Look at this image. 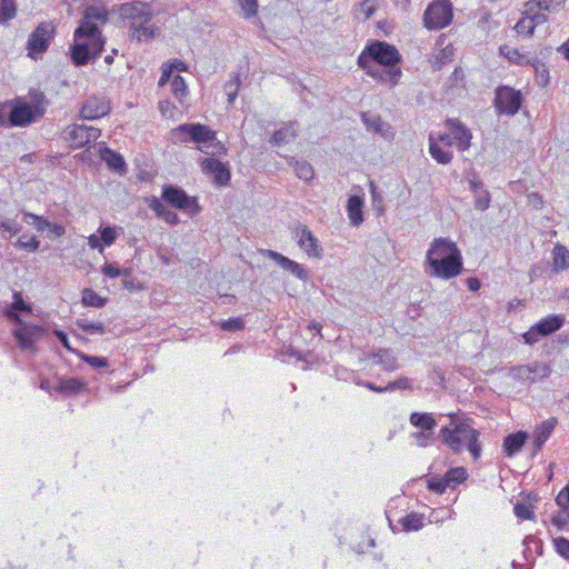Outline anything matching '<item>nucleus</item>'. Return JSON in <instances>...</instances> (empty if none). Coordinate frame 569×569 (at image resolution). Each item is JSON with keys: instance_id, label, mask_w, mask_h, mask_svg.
Listing matches in <instances>:
<instances>
[{"instance_id": "nucleus-1", "label": "nucleus", "mask_w": 569, "mask_h": 569, "mask_svg": "<svg viewBox=\"0 0 569 569\" xmlns=\"http://www.w3.org/2000/svg\"><path fill=\"white\" fill-rule=\"evenodd\" d=\"M109 16V10L102 3L86 8L80 24L73 32L74 43L70 47V56L76 66H84L90 59L100 57L106 44L100 28L108 22Z\"/></svg>"}, {"instance_id": "nucleus-2", "label": "nucleus", "mask_w": 569, "mask_h": 569, "mask_svg": "<svg viewBox=\"0 0 569 569\" xmlns=\"http://www.w3.org/2000/svg\"><path fill=\"white\" fill-rule=\"evenodd\" d=\"M400 61L397 47L379 40L369 41L357 58L358 66L369 77L390 86H396L401 77Z\"/></svg>"}, {"instance_id": "nucleus-3", "label": "nucleus", "mask_w": 569, "mask_h": 569, "mask_svg": "<svg viewBox=\"0 0 569 569\" xmlns=\"http://www.w3.org/2000/svg\"><path fill=\"white\" fill-rule=\"evenodd\" d=\"M425 264L430 277L449 280L461 274L463 259L455 241L440 237L431 241Z\"/></svg>"}, {"instance_id": "nucleus-4", "label": "nucleus", "mask_w": 569, "mask_h": 569, "mask_svg": "<svg viewBox=\"0 0 569 569\" xmlns=\"http://www.w3.org/2000/svg\"><path fill=\"white\" fill-rule=\"evenodd\" d=\"M449 426L440 429V438L443 443L456 453L468 450L472 459L477 461L481 457L482 446L479 440L480 432L473 428V420L467 416L449 413Z\"/></svg>"}, {"instance_id": "nucleus-5", "label": "nucleus", "mask_w": 569, "mask_h": 569, "mask_svg": "<svg viewBox=\"0 0 569 569\" xmlns=\"http://www.w3.org/2000/svg\"><path fill=\"white\" fill-rule=\"evenodd\" d=\"M119 13L132 40L149 41L160 32V28L151 23L153 11L148 2L134 0L122 3L119 7Z\"/></svg>"}, {"instance_id": "nucleus-6", "label": "nucleus", "mask_w": 569, "mask_h": 569, "mask_svg": "<svg viewBox=\"0 0 569 569\" xmlns=\"http://www.w3.org/2000/svg\"><path fill=\"white\" fill-rule=\"evenodd\" d=\"M57 33V27L52 21L40 22L29 34L26 50L31 59L41 58L49 49Z\"/></svg>"}, {"instance_id": "nucleus-7", "label": "nucleus", "mask_w": 569, "mask_h": 569, "mask_svg": "<svg viewBox=\"0 0 569 569\" xmlns=\"http://www.w3.org/2000/svg\"><path fill=\"white\" fill-rule=\"evenodd\" d=\"M452 18L451 2L449 0H437L427 7L423 13V26L428 30H440L448 27Z\"/></svg>"}, {"instance_id": "nucleus-8", "label": "nucleus", "mask_w": 569, "mask_h": 569, "mask_svg": "<svg viewBox=\"0 0 569 569\" xmlns=\"http://www.w3.org/2000/svg\"><path fill=\"white\" fill-rule=\"evenodd\" d=\"M522 97L510 87H499L496 90L495 107L499 114L513 116L521 107Z\"/></svg>"}, {"instance_id": "nucleus-9", "label": "nucleus", "mask_w": 569, "mask_h": 569, "mask_svg": "<svg viewBox=\"0 0 569 569\" xmlns=\"http://www.w3.org/2000/svg\"><path fill=\"white\" fill-rule=\"evenodd\" d=\"M62 133L64 140L72 148L78 149L96 141L100 137V129L84 124H72L68 126Z\"/></svg>"}, {"instance_id": "nucleus-10", "label": "nucleus", "mask_w": 569, "mask_h": 569, "mask_svg": "<svg viewBox=\"0 0 569 569\" xmlns=\"http://www.w3.org/2000/svg\"><path fill=\"white\" fill-rule=\"evenodd\" d=\"M20 327L13 330V337L22 350L37 351L36 342L46 333L39 325H28L21 321Z\"/></svg>"}, {"instance_id": "nucleus-11", "label": "nucleus", "mask_w": 569, "mask_h": 569, "mask_svg": "<svg viewBox=\"0 0 569 569\" xmlns=\"http://www.w3.org/2000/svg\"><path fill=\"white\" fill-rule=\"evenodd\" d=\"M551 369L546 363L536 362L533 365L515 366L510 368L509 375L513 380L520 382L535 383L538 378L549 377Z\"/></svg>"}, {"instance_id": "nucleus-12", "label": "nucleus", "mask_w": 569, "mask_h": 569, "mask_svg": "<svg viewBox=\"0 0 569 569\" xmlns=\"http://www.w3.org/2000/svg\"><path fill=\"white\" fill-rule=\"evenodd\" d=\"M162 198L172 207L188 211L190 213H197L200 210L196 199L188 197V194L182 189L172 186L163 187Z\"/></svg>"}, {"instance_id": "nucleus-13", "label": "nucleus", "mask_w": 569, "mask_h": 569, "mask_svg": "<svg viewBox=\"0 0 569 569\" xmlns=\"http://www.w3.org/2000/svg\"><path fill=\"white\" fill-rule=\"evenodd\" d=\"M174 133L186 134L190 140L198 144L214 142L217 140V132L211 130L208 126L201 123H184L174 129ZM198 149L204 151L201 146Z\"/></svg>"}, {"instance_id": "nucleus-14", "label": "nucleus", "mask_w": 569, "mask_h": 569, "mask_svg": "<svg viewBox=\"0 0 569 569\" xmlns=\"http://www.w3.org/2000/svg\"><path fill=\"white\" fill-rule=\"evenodd\" d=\"M200 168L203 173L212 174L213 182L219 187H226L231 178L227 163L213 158H204L200 161Z\"/></svg>"}, {"instance_id": "nucleus-15", "label": "nucleus", "mask_w": 569, "mask_h": 569, "mask_svg": "<svg viewBox=\"0 0 569 569\" xmlns=\"http://www.w3.org/2000/svg\"><path fill=\"white\" fill-rule=\"evenodd\" d=\"M297 238L298 246L308 254V257L316 259L322 258V247L306 224L298 226Z\"/></svg>"}, {"instance_id": "nucleus-16", "label": "nucleus", "mask_w": 569, "mask_h": 569, "mask_svg": "<svg viewBox=\"0 0 569 569\" xmlns=\"http://www.w3.org/2000/svg\"><path fill=\"white\" fill-rule=\"evenodd\" d=\"M446 127L452 136L455 146L460 151H466L471 146V131L458 119H447Z\"/></svg>"}, {"instance_id": "nucleus-17", "label": "nucleus", "mask_w": 569, "mask_h": 569, "mask_svg": "<svg viewBox=\"0 0 569 569\" xmlns=\"http://www.w3.org/2000/svg\"><path fill=\"white\" fill-rule=\"evenodd\" d=\"M110 110V102L107 99L90 97L83 103L80 116L87 120H96L107 116Z\"/></svg>"}, {"instance_id": "nucleus-18", "label": "nucleus", "mask_w": 569, "mask_h": 569, "mask_svg": "<svg viewBox=\"0 0 569 569\" xmlns=\"http://www.w3.org/2000/svg\"><path fill=\"white\" fill-rule=\"evenodd\" d=\"M99 232L100 236L92 233L88 237V244L91 249H96L102 253L106 247H110L116 242L118 232L116 227L110 226L100 228Z\"/></svg>"}, {"instance_id": "nucleus-19", "label": "nucleus", "mask_w": 569, "mask_h": 569, "mask_svg": "<svg viewBox=\"0 0 569 569\" xmlns=\"http://www.w3.org/2000/svg\"><path fill=\"white\" fill-rule=\"evenodd\" d=\"M37 110L29 103H17L10 111L9 120L14 127H24L34 121Z\"/></svg>"}, {"instance_id": "nucleus-20", "label": "nucleus", "mask_w": 569, "mask_h": 569, "mask_svg": "<svg viewBox=\"0 0 569 569\" xmlns=\"http://www.w3.org/2000/svg\"><path fill=\"white\" fill-rule=\"evenodd\" d=\"M558 423L557 418L551 417L545 421H542L540 425H538L532 435V445H533V455L538 453L546 441L550 438L552 435L556 426Z\"/></svg>"}, {"instance_id": "nucleus-21", "label": "nucleus", "mask_w": 569, "mask_h": 569, "mask_svg": "<svg viewBox=\"0 0 569 569\" xmlns=\"http://www.w3.org/2000/svg\"><path fill=\"white\" fill-rule=\"evenodd\" d=\"M528 439V435L525 431H518L515 433L508 435L503 439L502 449L507 457H513L517 455L522 447L525 446Z\"/></svg>"}, {"instance_id": "nucleus-22", "label": "nucleus", "mask_w": 569, "mask_h": 569, "mask_svg": "<svg viewBox=\"0 0 569 569\" xmlns=\"http://www.w3.org/2000/svg\"><path fill=\"white\" fill-rule=\"evenodd\" d=\"M268 256L276 261L278 264H280L283 269L290 271L292 274H295L297 278L305 280L307 278V273L301 264L298 262L290 260L289 258L282 256L279 252L276 251H268Z\"/></svg>"}, {"instance_id": "nucleus-23", "label": "nucleus", "mask_w": 569, "mask_h": 569, "mask_svg": "<svg viewBox=\"0 0 569 569\" xmlns=\"http://www.w3.org/2000/svg\"><path fill=\"white\" fill-rule=\"evenodd\" d=\"M173 71L187 72L188 64L179 59H171L163 63L158 86L163 87L164 84H167L170 81Z\"/></svg>"}, {"instance_id": "nucleus-24", "label": "nucleus", "mask_w": 569, "mask_h": 569, "mask_svg": "<svg viewBox=\"0 0 569 569\" xmlns=\"http://www.w3.org/2000/svg\"><path fill=\"white\" fill-rule=\"evenodd\" d=\"M429 152L438 163L447 164L452 160V151L439 143L432 134L429 136Z\"/></svg>"}, {"instance_id": "nucleus-25", "label": "nucleus", "mask_w": 569, "mask_h": 569, "mask_svg": "<svg viewBox=\"0 0 569 569\" xmlns=\"http://www.w3.org/2000/svg\"><path fill=\"white\" fill-rule=\"evenodd\" d=\"M17 311L30 312L31 306L23 301L22 295L19 291L13 292V301L11 308L4 311V315L17 323H21L22 319Z\"/></svg>"}, {"instance_id": "nucleus-26", "label": "nucleus", "mask_w": 569, "mask_h": 569, "mask_svg": "<svg viewBox=\"0 0 569 569\" xmlns=\"http://www.w3.org/2000/svg\"><path fill=\"white\" fill-rule=\"evenodd\" d=\"M100 157L110 169L116 170L118 172L126 171V162L123 158L116 151L111 150L110 148H100Z\"/></svg>"}, {"instance_id": "nucleus-27", "label": "nucleus", "mask_w": 569, "mask_h": 569, "mask_svg": "<svg viewBox=\"0 0 569 569\" xmlns=\"http://www.w3.org/2000/svg\"><path fill=\"white\" fill-rule=\"evenodd\" d=\"M362 206H363V200L359 196H351L348 199L347 211H348V218H349L351 224L358 227L363 221Z\"/></svg>"}, {"instance_id": "nucleus-28", "label": "nucleus", "mask_w": 569, "mask_h": 569, "mask_svg": "<svg viewBox=\"0 0 569 569\" xmlns=\"http://www.w3.org/2000/svg\"><path fill=\"white\" fill-rule=\"evenodd\" d=\"M563 317L551 315L538 321L536 326L540 331L541 336H548L560 329L561 326L563 325Z\"/></svg>"}, {"instance_id": "nucleus-29", "label": "nucleus", "mask_w": 569, "mask_h": 569, "mask_svg": "<svg viewBox=\"0 0 569 569\" xmlns=\"http://www.w3.org/2000/svg\"><path fill=\"white\" fill-rule=\"evenodd\" d=\"M410 423L423 431L432 432L437 426V421L431 413L412 412L409 417Z\"/></svg>"}, {"instance_id": "nucleus-30", "label": "nucleus", "mask_w": 569, "mask_h": 569, "mask_svg": "<svg viewBox=\"0 0 569 569\" xmlns=\"http://www.w3.org/2000/svg\"><path fill=\"white\" fill-rule=\"evenodd\" d=\"M499 54L505 57L510 63L517 66H526L530 63V60L523 52L508 44H502L499 47Z\"/></svg>"}, {"instance_id": "nucleus-31", "label": "nucleus", "mask_w": 569, "mask_h": 569, "mask_svg": "<svg viewBox=\"0 0 569 569\" xmlns=\"http://www.w3.org/2000/svg\"><path fill=\"white\" fill-rule=\"evenodd\" d=\"M552 268L556 271L567 270L569 268V251L568 249L557 243L552 250Z\"/></svg>"}, {"instance_id": "nucleus-32", "label": "nucleus", "mask_w": 569, "mask_h": 569, "mask_svg": "<svg viewBox=\"0 0 569 569\" xmlns=\"http://www.w3.org/2000/svg\"><path fill=\"white\" fill-rule=\"evenodd\" d=\"M18 13L17 0H0V26H8Z\"/></svg>"}, {"instance_id": "nucleus-33", "label": "nucleus", "mask_w": 569, "mask_h": 569, "mask_svg": "<svg viewBox=\"0 0 569 569\" xmlns=\"http://www.w3.org/2000/svg\"><path fill=\"white\" fill-rule=\"evenodd\" d=\"M405 531H418L425 526V516L418 512H410L399 520Z\"/></svg>"}, {"instance_id": "nucleus-34", "label": "nucleus", "mask_w": 569, "mask_h": 569, "mask_svg": "<svg viewBox=\"0 0 569 569\" xmlns=\"http://www.w3.org/2000/svg\"><path fill=\"white\" fill-rule=\"evenodd\" d=\"M446 481L450 489H455L458 485L462 483L467 477V470L463 467L450 468L446 473Z\"/></svg>"}, {"instance_id": "nucleus-35", "label": "nucleus", "mask_w": 569, "mask_h": 569, "mask_svg": "<svg viewBox=\"0 0 569 569\" xmlns=\"http://www.w3.org/2000/svg\"><path fill=\"white\" fill-rule=\"evenodd\" d=\"M81 302L84 307L102 308L107 299L100 297L93 289L84 288L82 290Z\"/></svg>"}, {"instance_id": "nucleus-36", "label": "nucleus", "mask_w": 569, "mask_h": 569, "mask_svg": "<svg viewBox=\"0 0 569 569\" xmlns=\"http://www.w3.org/2000/svg\"><path fill=\"white\" fill-rule=\"evenodd\" d=\"M171 93L180 103H182L184 101V99L188 96V87L182 77H180V76L172 77Z\"/></svg>"}, {"instance_id": "nucleus-37", "label": "nucleus", "mask_w": 569, "mask_h": 569, "mask_svg": "<svg viewBox=\"0 0 569 569\" xmlns=\"http://www.w3.org/2000/svg\"><path fill=\"white\" fill-rule=\"evenodd\" d=\"M295 137H296V131L293 129V126L288 124V126L281 127L279 130H277L272 134L271 142L276 146H279V144L287 143V142L291 141L292 139H295Z\"/></svg>"}, {"instance_id": "nucleus-38", "label": "nucleus", "mask_w": 569, "mask_h": 569, "mask_svg": "<svg viewBox=\"0 0 569 569\" xmlns=\"http://www.w3.org/2000/svg\"><path fill=\"white\" fill-rule=\"evenodd\" d=\"M291 166L293 167V170L299 179L305 181H310L313 179L315 170L309 162L303 160H296L295 162L291 163Z\"/></svg>"}, {"instance_id": "nucleus-39", "label": "nucleus", "mask_w": 569, "mask_h": 569, "mask_svg": "<svg viewBox=\"0 0 569 569\" xmlns=\"http://www.w3.org/2000/svg\"><path fill=\"white\" fill-rule=\"evenodd\" d=\"M513 29L519 36L530 38L533 36L536 27L523 11L522 17L517 21Z\"/></svg>"}, {"instance_id": "nucleus-40", "label": "nucleus", "mask_w": 569, "mask_h": 569, "mask_svg": "<svg viewBox=\"0 0 569 569\" xmlns=\"http://www.w3.org/2000/svg\"><path fill=\"white\" fill-rule=\"evenodd\" d=\"M86 385L82 380L78 378H69L61 380L59 385L60 392H67L70 395H76L84 389Z\"/></svg>"}, {"instance_id": "nucleus-41", "label": "nucleus", "mask_w": 569, "mask_h": 569, "mask_svg": "<svg viewBox=\"0 0 569 569\" xmlns=\"http://www.w3.org/2000/svg\"><path fill=\"white\" fill-rule=\"evenodd\" d=\"M20 226L11 219L0 217V232L4 238H11L18 234Z\"/></svg>"}, {"instance_id": "nucleus-42", "label": "nucleus", "mask_w": 569, "mask_h": 569, "mask_svg": "<svg viewBox=\"0 0 569 569\" xmlns=\"http://www.w3.org/2000/svg\"><path fill=\"white\" fill-rule=\"evenodd\" d=\"M525 13L528 16L536 28L546 23L548 20L547 13L542 12L539 8L527 6V3L525 4Z\"/></svg>"}, {"instance_id": "nucleus-43", "label": "nucleus", "mask_w": 569, "mask_h": 569, "mask_svg": "<svg viewBox=\"0 0 569 569\" xmlns=\"http://www.w3.org/2000/svg\"><path fill=\"white\" fill-rule=\"evenodd\" d=\"M551 523L559 530L569 529V509H559L551 517Z\"/></svg>"}, {"instance_id": "nucleus-44", "label": "nucleus", "mask_w": 569, "mask_h": 569, "mask_svg": "<svg viewBox=\"0 0 569 569\" xmlns=\"http://www.w3.org/2000/svg\"><path fill=\"white\" fill-rule=\"evenodd\" d=\"M427 488L438 495L443 493L448 488V482L446 481V477H431L427 481Z\"/></svg>"}, {"instance_id": "nucleus-45", "label": "nucleus", "mask_w": 569, "mask_h": 569, "mask_svg": "<svg viewBox=\"0 0 569 569\" xmlns=\"http://www.w3.org/2000/svg\"><path fill=\"white\" fill-rule=\"evenodd\" d=\"M77 326L87 333L103 335L106 327L102 322H89L87 320L79 319Z\"/></svg>"}, {"instance_id": "nucleus-46", "label": "nucleus", "mask_w": 569, "mask_h": 569, "mask_svg": "<svg viewBox=\"0 0 569 569\" xmlns=\"http://www.w3.org/2000/svg\"><path fill=\"white\" fill-rule=\"evenodd\" d=\"M24 220L29 223H31L38 231H44L50 226V221L46 218L27 212L24 214Z\"/></svg>"}, {"instance_id": "nucleus-47", "label": "nucleus", "mask_w": 569, "mask_h": 569, "mask_svg": "<svg viewBox=\"0 0 569 569\" xmlns=\"http://www.w3.org/2000/svg\"><path fill=\"white\" fill-rule=\"evenodd\" d=\"M14 246L17 248L34 252L39 249L40 241L34 236L29 237L28 239H26V237L23 236L16 241Z\"/></svg>"}, {"instance_id": "nucleus-48", "label": "nucleus", "mask_w": 569, "mask_h": 569, "mask_svg": "<svg viewBox=\"0 0 569 569\" xmlns=\"http://www.w3.org/2000/svg\"><path fill=\"white\" fill-rule=\"evenodd\" d=\"M513 512L519 519L522 520H532L535 518V511L532 507L522 502L515 505Z\"/></svg>"}, {"instance_id": "nucleus-49", "label": "nucleus", "mask_w": 569, "mask_h": 569, "mask_svg": "<svg viewBox=\"0 0 569 569\" xmlns=\"http://www.w3.org/2000/svg\"><path fill=\"white\" fill-rule=\"evenodd\" d=\"M244 18L250 19L258 13V0H238Z\"/></svg>"}, {"instance_id": "nucleus-50", "label": "nucleus", "mask_w": 569, "mask_h": 569, "mask_svg": "<svg viewBox=\"0 0 569 569\" xmlns=\"http://www.w3.org/2000/svg\"><path fill=\"white\" fill-rule=\"evenodd\" d=\"M553 546L556 551L565 559H569V539L565 537H558L553 539Z\"/></svg>"}, {"instance_id": "nucleus-51", "label": "nucleus", "mask_w": 569, "mask_h": 569, "mask_svg": "<svg viewBox=\"0 0 569 569\" xmlns=\"http://www.w3.org/2000/svg\"><path fill=\"white\" fill-rule=\"evenodd\" d=\"M377 0H363L359 3V9L363 16V19H369L377 10Z\"/></svg>"}, {"instance_id": "nucleus-52", "label": "nucleus", "mask_w": 569, "mask_h": 569, "mask_svg": "<svg viewBox=\"0 0 569 569\" xmlns=\"http://www.w3.org/2000/svg\"><path fill=\"white\" fill-rule=\"evenodd\" d=\"M379 357V363L387 370V371H393L397 369V359L396 357L389 355L388 352H383L378 356Z\"/></svg>"}, {"instance_id": "nucleus-53", "label": "nucleus", "mask_w": 569, "mask_h": 569, "mask_svg": "<svg viewBox=\"0 0 569 569\" xmlns=\"http://www.w3.org/2000/svg\"><path fill=\"white\" fill-rule=\"evenodd\" d=\"M102 273L108 278H117L121 274H129V270L124 269L121 270L117 264L114 263H106L102 267Z\"/></svg>"}, {"instance_id": "nucleus-54", "label": "nucleus", "mask_w": 569, "mask_h": 569, "mask_svg": "<svg viewBox=\"0 0 569 569\" xmlns=\"http://www.w3.org/2000/svg\"><path fill=\"white\" fill-rule=\"evenodd\" d=\"M80 358L88 363L89 366L93 368H106L108 366V360L104 357H96V356H88V355H81Z\"/></svg>"}, {"instance_id": "nucleus-55", "label": "nucleus", "mask_w": 569, "mask_h": 569, "mask_svg": "<svg viewBox=\"0 0 569 569\" xmlns=\"http://www.w3.org/2000/svg\"><path fill=\"white\" fill-rule=\"evenodd\" d=\"M387 389L395 390V389H401V390H410L412 389V383L409 378L407 377H400L395 381H391L387 385Z\"/></svg>"}, {"instance_id": "nucleus-56", "label": "nucleus", "mask_w": 569, "mask_h": 569, "mask_svg": "<svg viewBox=\"0 0 569 569\" xmlns=\"http://www.w3.org/2000/svg\"><path fill=\"white\" fill-rule=\"evenodd\" d=\"M556 503L561 509H569V482L558 492Z\"/></svg>"}, {"instance_id": "nucleus-57", "label": "nucleus", "mask_w": 569, "mask_h": 569, "mask_svg": "<svg viewBox=\"0 0 569 569\" xmlns=\"http://www.w3.org/2000/svg\"><path fill=\"white\" fill-rule=\"evenodd\" d=\"M490 206V194L487 190L481 191L475 200V207L478 210H486Z\"/></svg>"}, {"instance_id": "nucleus-58", "label": "nucleus", "mask_w": 569, "mask_h": 569, "mask_svg": "<svg viewBox=\"0 0 569 569\" xmlns=\"http://www.w3.org/2000/svg\"><path fill=\"white\" fill-rule=\"evenodd\" d=\"M159 110L162 113V116L168 117V118H173V116L176 114L177 108L172 102L164 100V101L159 102Z\"/></svg>"}, {"instance_id": "nucleus-59", "label": "nucleus", "mask_w": 569, "mask_h": 569, "mask_svg": "<svg viewBox=\"0 0 569 569\" xmlns=\"http://www.w3.org/2000/svg\"><path fill=\"white\" fill-rule=\"evenodd\" d=\"M539 336H541L537 326H532L527 332L522 335V338L527 345H533L538 341Z\"/></svg>"}, {"instance_id": "nucleus-60", "label": "nucleus", "mask_w": 569, "mask_h": 569, "mask_svg": "<svg viewBox=\"0 0 569 569\" xmlns=\"http://www.w3.org/2000/svg\"><path fill=\"white\" fill-rule=\"evenodd\" d=\"M221 328L224 330H240L243 328V321L239 318H231L221 323Z\"/></svg>"}, {"instance_id": "nucleus-61", "label": "nucleus", "mask_w": 569, "mask_h": 569, "mask_svg": "<svg viewBox=\"0 0 569 569\" xmlns=\"http://www.w3.org/2000/svg\"><path fill=\"white\" fill-rule=\"evenodd\" d=\"M552 3H553V0H529V1H527V6H532L533 8H539L545 13L550 11Z\"/></svg>"}, {"instance_id": "nucleus-62", "label": "nucleus", "mask_w": 569, "mask_h": 569, "mask_svg": "<svg viewBox=\"0 0 569 569\" xmlns=\"http://www.w3.org/2000/svg\"><path fill=\"white\" fill-rule=\"evenodd\" d=\"M148 204L156 212L157 217H159V218L163 213V211L167 209L164 207V204L157 197H152L151 199H149Z\"/></svg>"}, {"instance_id": "nucleus-63", "label": "nucleus", "mask_w": 569, "mask_h": 569, "mask_svg": "<svg viewBox=\"0 0 569 569\" xmlns=\"http://www.w3.org/2000/svg\"><path fill=\"white\" fill-rule=\"evenodd\" d=\"M160 218H162L166 222H168L170 224H177L179 222L178 214L168 209H166L163 211V213L160 216Z\"/></svg>"}, {"instance_id": "nucleus-64", "label": "nucleus", "mask_w": 569, "mask_h": 569, "mask_svg": "<svg viewBox=\"0 0 569 569\" xmlns=\"http://www.w3.org/2000/svg\"><path fill=\"white\" fill-rule=\"evenodd\" d=\"M436 140L443 144L446 148H448L450 150L451 146L455 144V141L452 139V136L451 133H443V134H439L438 138H436Z\"/></svg>"}]
</instances>
